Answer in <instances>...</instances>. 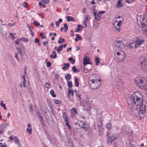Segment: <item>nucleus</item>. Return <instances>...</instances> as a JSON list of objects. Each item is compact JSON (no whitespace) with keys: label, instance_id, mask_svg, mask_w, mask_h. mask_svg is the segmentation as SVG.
Returning a JSON list of instances; mask_svg holds the SVG:
<instances>
[{"label":"nucleus","instance_id":"42","mask_svg":"<svg viewBox=\"0 0 147 147\" xmlns=\"http://www.w3.org/2000/svg\"><path fill=\"white\" fill-rule=\"evenodd\" d=\"M97 17H96V19L97 20H99L100 19V16H101V15L100 14H99V12L98 13H97Z\"/></svg>","mask_w":147,"mask_h":147},{"label":"nucleus","instance_id":"16","mask_svg":"<svg viewBox=\"0 0 147 147\" xmlns=\"http://www.w3.org/2000/svg\"><path fill=\"white\" fill-rule=\"evenodd\" d=\"M123 20V18L121 16H119L118 17L116 18L115 19V22L122 23Z\"/></svg>","mask_w":147,"mask_h":147},{"label":"nucleus","instance_id":"17","mask_svg":"<svg viewBox=\"0 0 147 147\" xmlns=\"http://www.w3.org/2000/svg\"><path fill=\"white\" fill-rule=\"evenodd\" d=\"M63 67L62 69L63 70H65L67 69L68 67H69L70 66L69 64L67 63L66 64L64 63L63 64Z\"/></svg>","mask_w":147,"mask_h":147},{"label":"nucleus","instance_id":"47","mask_svg":"<svg viewBox=\"0 0 147 147\" xmlns=\"http://www.w3.org/2000/svg\"><path fill=\"white\" fill-rule=\"evenodd\" d=\"M27 5H28V3L26 2H24L23 4V7L25 8H27V7H28Z\"/></svg>","mask_w":147,"mask_h":147},{"label":"nucleus","instance_id":"21","mask_svg":"<svg viewBox=\"0 0 147 147\" xmlns=\"http://www.w3.org/2000/svg\"><path fill=\"white\" fill-rule=\"evenodd\" d=\"M62 117L63 118L64 121L68 120V117L67 115L65 112L63 113Z\"/></svg>","mask_w":147,"mask_h":147},{"label":"nucleus","instance_id":"6","mask_svg":"<svg viewBox=\"0 0 147 147\" xmlns=\"http://www.w3.org/2000/svg\"><path fill=\"white\" fill-rule=\"evenodd\" d=\"M138 23L140 26V27L142 28V30L144 32L147 33V25H146L145 22L146 20L144 18H141L140 21L137 20Z\"/></svg>","mask_w":147,"mask_h":147},{"label":"nucleus","instance_id":"46","mask_svg":"<svg viewBox=\"0 0 147 147\" xmlns=\"http://www.w3.org/2000/svg\"><path fill=\"white\" fill-rule=\"evenodd\" d=\"M64 28H65L64 30V32H66L67 31V29H68V25L67 24H64Z\"/></svg>","mask_w":147,"mask_h":147},{"label":"nucleus","instance_id":"61","mask_svg":"<svg viewBox=\"0 0 147 147\" xmlns=\"http://www.w3.org/2000/svg\"><path fill=\"white\" fill-rule=\"evenodd\" d=\"M84 73H87L88 72H89L90 71V69H84Z\"/></svg>","mask_w":147,"mask_h":147},{"label":"nucleus","instance_id":"49","mask_svg":"<svg viewBox=\"0 0 147 147\" xmlns=\"http://www.w3.org/2000/svg\"><path fill=\"white\" fill-rule=\"evenodd\" d=\"M68 143L69 146H70V147H73V144L72 141L69 142Z\"/></svg>","mask_w":147,"mask_h":147},{"label":"nucleus","instance_id":"63","mask_svg":"<svg viewBox=\"0 0 147 147\" xmlns=\"http://www.w3.org/2000/svg\"><path fill=\"white\" fill-rule=\"evenodd\" d=\"M9 35L11 37H13L12 39H14L15 38V37L13 36V34L12 33H10L9 34Z\"/></svg>","mask_w":147,"mask_h":147},{"label":"nucleus","instance_id":"37","mask_svg":"<svg viewBox=\"0 0 147 147\" xmlns=\"http://www.w3.org/2000/svg\"><path fill=\"white\" fill-rule=\"evenodd\" d=\"M71 113L72 114H74L75 113L77 114L76 109L75 108H73L71 109Z\"/></svg>","mask_w":147,"mask_h":147},{"label":"nucleus","instance_id":"30","mask_svg":"<svg viewBox=\"0 0 147 147\" xmlns=\"http://www.w3.org/2000/svg\"><path fill=\"white\" fill-rule=\"evenodd\" d=\"M66 18L67 20V21H70L71 20L74 21V19L73 18H72L71 17L67 16L66 17Z\"/></svg>","mask_w":147,"mask_h":147},{"label":"nucleus","instance_id":"48","mask_svg":"<svg viewBox=\"0 0 147 147\" xmlns=\"http://www.w3.org/2000/svg\"><path fill=\"white\" fill-rule=\"evenodd\" d=\"M1 105L2 107H3L4 110L7 109V107L5 104H1Z\"/></svg>","mask_w":147,"mask_h":147},{"label":"nucleus","instance_id":"14","mask_svg":"<svg viewBox=\"0 0 147 147\" xmlns=\"http://www.w3.org/2000/svg\"><path fill=\"white\" fill-rule=\"evenodd\" d=\"M113 84L115 88H117L118 87L120 86L121 87L123 86V83L121 80H119L117 82H115V83H113Z\"/></svg>","mask_w":147,"mask_h":147},{"label":"nucleus","instance_id":"35","mask_svg":"<svg viewBox=\"0 0 147 147\" xmlns=\"http://www.w3.org/2000/svg\"><path fill=\"white\" fill-rule=\"evenodd\" d=\"M72 69L73 70V71L74 72H76L77 71L79 72L80 71V70H78V69H76V67L75 66H74L73 67H72Z\"/></svg>","mask_w":147,"mask_h":147},{"label":"nucleus","instance_id":"2","mask_svg":"<svg viewBox=\"0 0 147 147\" xmlns=\"http://www.w3.org/2000/svg\"><path fill=\"white\" fill-rule=\"evenodd\" d=\"M78 125L85 131L86 134L88 136L91 135L92 131L87 123L80 120H78Z\"/></svg>","mask_w":147,"mask_h":147},{"label":"nucleus","instance_id":"45","mask_svg":"<svg viewBox=\"0 0 147 147\" xmlns=\"http://www.w3.org/2000/svg\"><path fill=\"white\" fill-rule=\"evenodd\" d=\"M63 48L61 46H59L58 47L57 53H59L61 51H62Z\"/></svg>","mask_w":147,"mask_h":147},{"label":"nucleus","instance_id":"54","mask_svg":"<svg viewBox=\"0 0 147 147\" xmlns=\"http://www.w3.org/2000/svg\"><path fill=\"white\" fill-rule=\"evenodd\" d=\"M26 81L25 79L23 80V85L24 87H26Z\"/></svg>","mask_w":147,"mask_h":147},{"label":"nucleus","instance_id":"5","mask_svg":"<svg viewBox=\"0 0 147 147\" xmlns=\"http://www.w3.org/2000/svg\"><path fill=\"white\" fill-rule=\"evenodd\" d=\"M91 83L90 84V87L91 89H96L100 87L101 81L99 80L93 79L91 80Z\"/></svg>","mask_w":147,"mask_h":147},{"label":"nucleus","instance_id":"3","mask_svg":"<svg viewBox=\"0 0 147 147\" xmlns=\"http://www.w3.org/2000/svg\"><path fill=\"white\" fill-rule=\"evenodd\" d=\"M115 59L117 62H123L125 59L126 55L125 53L122 51L115 52Z\"/></svg>","mask_w":147,"mask_h":147},{"label":"nucleus","instance_id":"56","mask_svg":"<svg viewBox=\"0 0 147 147\" xmlns=\"http://www.w3.org/2000/svg\"><path fill=\"white\" fill-rule=\"evenodd\" d=\"M38 119L40 120V121L43 119L41 115H40V116L38 117Z\"/></svg>","mask_w":147,"mask_h":147},{"label":"nucleus","instance_id":"8","mask_svg":"<svg viewBox=\"0 0 147 147\" xmlns=\"http://www.w3.org/2000/svg\"><path fill=\"white\" fill-rule=\"evenodd\" d=\"M143 70L145 72H147V58L144 57L143 60L141 62Z\"/></svg>","mask_w":147,"mask_h":147},{"label":"nucleus","instance_id":"13","mask_svg":"<svg viewBox=\"0 0 147 147\" xmlns=\"http://www.w3.org/2000/svg\"><path fill=\"white\" fill-rule=\"evenodd\" d=\"M8 125V123H3L0 125V134L2 135L3 131L6 128V126Z\"/></svg>","mask_w":147,"mask_h":147},{"label":"nucleus","instance_id":"9","mask_svg":"<svg viewBox=\"0 0 147 147\" xmlns=\"http://www.w3.org/2000/svg\"><path fill=\"white\" fill-rule=\"evenodd\" d=\"M117 137L116 134H113L111 136H109L107 139L108 144L110 145L112 142L115 140L117 139Z\"/></svg>","mask_w":147,"mask_h":147},{"label":"nucleus","instance_id":"52","mask_svg":"<svg viewBox=\"0 0 147 147\" xmlns=\"http://www.w3.org/2000/svg\"><path fill=\"white\" fill-rule=\"evenodd\" d=\"M16 24L15 22L13 23L12 24H11L10 23H9L8 24V25H9L11 27H12L14 26H15Z\"/></svg>","mask_w":147,"mask_h":147},{"label":"nucleus","instance_id":"10","mask_svg":"<svg viewBox=\"0 0 147 147\" xmlns=\"http://www.w3.org/2000/svg\"><path fill=\"white\" fill-rule=\"evenodd\" d=\"M129 45L131 49H136L139 47V45H137L135 40H130L129 42Z\"/></svg>","mask_w":147,"mask_h":147},{"label":"nucleus","instance_id":"4","mask_svg":"<svg viewBox=\"0 0 147 147\" xmlns=\"http://www.w3.org/2000/svg\"><path fill=\"white\" fill-rule=\"evenodd\" d=\"M143 78L137 77L136 78L135 81L136 85L141 89L145 90L147 89V86L144 81Z\"/></svg>","mask_w":147,"mask_h":147},{"label":"nucleus","instance_id":"12","mask_svg":"<svg viewBox=\"0 0 147 147\" xmlns=\"http://www.w3.org/2000/svg\"><path fill=\"white\" fill-rule=\"evenodd\" d=\"M115 44L117 47L121 49H123L124 48V44L121 41L116 40L115 42Z\"/></svg>","mask_w":147,"mask_h":147},{"label":"nucleus","instance_id":"20","mask_svg":"<svg viewBox=\"0 0 147 147\" xmlns=\"http://www.w3.org/2000/svg\"><path fill=\"white\" fill-rule=\"evenodd\" d=\"M65 78L67 81L69 80L71 78V76L69 74H66L65 75Z\"/></svg>","mask_w":147,"mask_h":147},{"label":"nucleus","instance_id":"43","mask_svg":"<svg viewBox=\"0 0 147 147\" xmlns=\"http://www.w3.org/2000/svg\"><path fill=\"white\" fill-rule=\"evenodd\" d=\"M33 105H29V110L30 112L33 113V111H34L33 108Z\"/></svg>","mask_w":147,"mask_h":147},{"label":"nucleus","instance_id":"41","mask_svg":"<svg viewBox=\"0 0 147 147\" xmlns=\"http://www.w3.org/2000/svg\"><path fill=\"white\" fill-rule=\"evenodd\" d=\"M50 93L53 97H55L56 96V95L54 91L52 90H51Z\"/></svg>","mask_w":147,"mask_h":147},{"label":"nucleus","instance_id":"31","mask_svg":"<svg viewBox=\"0 0 147 147\" xmlns=\"http://www.w3.org/2000/svg\"><path fill=\"white\" fill-rule=\"evenodd\" d=\"M75 86H78L79 85V83L78 82L79 80L78 78H76L75 79Z\"/></svg>","mask_w":147,"mask_h":147},{"label":"nucleus","instance_id":"55","mask_svg":"<svg viewBox=\"0 0 147 147\" xmlns=\"http://www.w3.org/2000/svg\"><path fill=\"white\" fill-rule=\"evenodd\" d=\"M76 37L77 38H78V39L79 40H81L82 39V37L81 36H80L78 34H77L76 35Z\"/></svg>","mask_w":147,"mask_h":147},{"label":"nucleus","instance_id":"1","mask_svg":"<svg viewBox=\"0 0 147 147\" xmlns=\"http://www.w3.org/2000/svg\"><path fill=\"white\" fill-rule=\"evenodd\" d=\"M144 96L141 93L139 92H136L131 96L127 98V102L129 107L133 109L136 106V110L137 112L140 117H143L146 113V108L147 103L146 101L144 100Z\"/></svg>","mask_w":147,"mask_h":147},{"label":"nucleus","instance_id":"22","mask_svg":"<svg viewBox=\"0 0 147 147\" xmlns=\"http://www.w3.org/2000/svg\"><path fill=\"white\" fill-rule=\"evenodd\" d=\"M111 123H109L106 124V127L108 130L111 129Z\"/></svg>","mask_w":147,"mask_h":147},{"label":"nucleus","instance_id":"24","mask_svg":"<svg viewBox=\"0 0 147 147\" xmlns=\"http://www.w3.org/2000/svg\"><path fill=\"white\" fill-rule=\"evenodd\" d=\"M22 46V45L21 46ZM15 47L17 48V51H18L19 53L20 54V55L22 54V52L21 51H22V49L21 47V46H20V47H18L17 46H16Z\"/></svg>","mask_w":147,"mask_h":147},{"label":"nucleus","instance_id":"23","mask_svg":"<svg viewBox=\"0 0 147 147\" xmlns=\"http://www.w3.org/2000/svg\"><path fill=\"white\" fill-rule=\"evenodd\" d=\"M35 111L36 115L38 117L39 116H40V115H41L40 111L38 109H37V107L36 108V107H35Z\"/></svg>","mask_w":147,"mask_h":147},{"label":"nucleus","instance_id":"11","mask_svg":"<svg viewBox=\"0 0 147 147\" xmlns=\"http://www.w3.org/2000/svg\"><path fill=\"white\" fill-rule=\"evenodd\" d=\"M136 40L137 44V45H139V47L140 45L144 43L145 40L144 38L140 36L137 37L136 39Z\"/></svg>","mask_w":147,"mask_h":147},{"label":"nucleus","instance_id":"19","mask_svg":"<svg viewBox=\"0 0 147 147\" xmlns=\"http://www.w3.org/2000/svg\"><path fill=\"white\" fill-rule=\"evenodd\" d=\"M15 143L17 144H18L19 145H20V142L18 138L16 136H14V138Z\"/></svg>","mask_w":147,"mask_h":147},{"label":"nucleus","instance_id":"53","mask_svg":"<svg viewBox=\"0 0 147 147\" xmlns=\"http://www.w3.org/2000/svg\"><path fill=\"white\" fill-rule=\"evenodd\" d=\"M27 27L28 28L29 30L30 31V32H31V31H32V26H30L29 24H27Z\"/></svg>","mask_w":147,"mask_h":147},{"label":"nucleus","instance_id":"32","mask_svg":"<svg viewBox=\"0 0 147 147\" xmlns=\"http://www.w3.org/2000/svg\"><path fill=\"white\" fill-rule=\"evenodd\" d=\"M65 122V125L68 127L69 129H70L71 128V126L70 125H69V121L68 120L64 121Z\"/></svg>","mask_w":147,"mask_h":147},{"label":"nucleus","instance_id":"33","mask_svg":"<svg viewBox=\"0 0 147 147\" xmlns=\"http://www.w3.org/2000/svg\"><path fill=\"white\" fill-rule=\"evenodd\" d=\"M122 23H120V22H115L114 25L115 26H119L120 27L121 26V24Z\"/></svg>","mask_w":147,"mask_h":147},{"label":"nucleus","instance_id":"64","mask_svg":"<svg viewBox=\"0 0 147 147\" xmlns=\"http://www.w3.org/2000/svg\"><path fill=\"white\" fill-rule=\"evenodd\" d=\"M18 53H16L15 54L14 57L16 59H18Z\"/></svg>","mask_w":147,"mask_h":147},{"label":"nucleus","instance_id":"59","mask_svg":"<svg viewBox=\"0 0 147 147\" xmlns=\"http://www.w3.org/2000/svg\"><path fill=\"white\" fill-rule=\"evenodd\" d=\"M90 107H87V108H84V109L85 110H85L86 111H89L90 110Z\"/></svg>","mask_w":147,"mask_h":147},{"label":"nucleus","instance_id":"28","mask_svg":"<svg viewBox=\"0 0 147 147\" xmlns=\"http://www.w3.org/2000/svg\"><path fill=\"white\" fill-rule=\"evenodd\" d=\"M95 61L96 63V65H98L99 63L100 62V59L99 58L97 57L95 59Z\"/></svg>","mask_w":147,"mask_h":147},{"label":"nucleus","instance_id":"57","mask_svg":"<svg viewBox=\"0 0 147 147\" xmlns=\"http://www.w3.org/2000/svg\"><path fill=\"white\" fill-rule=\"evenodd\" d=\"M51 65V63L49 62H48L47 63V66L48 67H50Z\"/></svg>","mask_w":147,"mask_h":147},{"label":"nucleus","instance_id":"34","mask_svg":"<svg viewBox=\"0 0 147 147\" xmlns=\"http://www.w3.org/2000/svg\"><path fill=\"white\" fill-rule=\"evenodd\" d=\"M88 19L87 18V17H85V20L84 21L83 23L84 24V27L85 28L87 27V25L86 24V21L88 20Z\"/></svg>","mask_w":147,"mask_h":147},{"label":"nucleus","instance_id":"58","mask_svg":"<svg viewBox=\"0 0 147 147\" xmlns=\"http://www.w3.org/2000/svg\"><path fill=\"white\" fill-rule=\"evenodd\" d=\"M39 40L38 39V38H36L34 41V42H38Z\"/></svg>","mask_w":147,"mask_h":147},{"label":"nucleus","instance_id":"39","mask_svg":"<svg viewBox=\"0 0 147 147\" xmlns=\"http://www.w3.org/2000/svg\"><path fill=\"white\" fill-rule=\"evenodd\" d=\"M32 129L31 127L30 128H27L26 129V131L29 132L30 134H32Z\"/></svg>","mask_w":147,"mask_h":147},{"label":"nucleus","instance_id":"40","mask_svg":"<svg viewBox=\"0 0 147 147\" xmlns=\"http://www.w3.org/2000/svg\"><path fill=\"white\" fill-rule=\"evenodd\" d=\"M41 1L44 4H47L49 3L50 0H41Z\"/></svg>","mask_w":147,"mask_h":147},{"label":"nucleus","instance_id":"29","mask_svg":"<svg viewBox=\"0 0 147 147\" xmlns=\"http://www.w3.org/2000/svg\"><path fill=\"white\" fill-rule=\"evenodd\" d=\"M3 27L2 26V25L0 24V31L3 35H4V34H5V35H7V34L6 32H3Z\"/></svg>","mask_w":147,"mask_h":147},{"label":"nucleus","instance_id":"44","mask_svg":"<svg viewBox=\"0 0 147 147\" xmlns=\"http://www.w3.org/2000/svg\"><path fill=\"white\" fill-rule=\"evenodd\" d=\"M33 24L35 26L38 27L40 25V24L37 22V21H34L33 22Z\"/></svg>","mask_w":147,"mask_h":147},{"label":"nucleus","instance_id":"51","mask_svg":"<svg viewBox=\"0 0 147 147\" xmlns=\"http://www.w3.org/2000/svg\"><path fill=\"white\" fill-rule=\"evenodd\" d=\"M61 102V101L60 100H55V104H60Z\"/></svg>","mask_w":147,"mask_h":147},{"label":"nucleus","instance_id":"62","mask_svg":"<svg viewBox=\"0 0 147 147\" xmlns=\"http://www.w3.org/2000/svg\"><path fill=\"white\" fill-rule=\"evenodd\" d=\"M40 122L41 124H42V125H43V126H44L45 125V123L43 119V120H42L40 121Z\"/></svg>","mask_w":147,"mask_h":147},{"label":"nucleus","instance_id":"50","mask_svg":"<svg viewBox=\"0 0 147 147\" xmlns=\"http://www.w3.org/2000/svg\"><path fill=\"white\" fill-rule=\"evenodd\" d=\"M40 35L42 37V39H43L44 38H46V36H43L44 35V33L43 32L42 33H40Z\"/></svg>","mask_w":147,"mask_h":147},{"label":"nucleus","instance_id":"26","mask_svg":"<svg viewBox=\"0 0 147 147\" xmlns=\"http://www.w3.org/2000/svg\"><path fill=\"white\" fill-rule=\"evenodd\" d=\"M122 0H119L117 3V5H116L117 7V6H119V7H123V4L121 3Z\"/></svg>","mask_w":147,"mask_h":147},{"label":"nucleus","instance_id":"18","mask_svg":"<svg viewBox=\"0 0 147 147\" xmlns=\"http://www.w3.org/2000/svg\"><path fill=\"white\" fill-rule=\"evenodd\" d=\"M83 29V27L80 25L78 24L77 26V28H76L75 30V31L77 32L78 31H80Z\"/></svg>","mask_w":147,"mask_h":147},{"label":"nucleus","instance_id":"7","mask_svg":"<svg viewBox=\"0 0 147 147\" xmlns=\"http://www.w3.org/2000/svg\"><path fill=\"white\" fill-rule=\"evenodd\" d=\"M102 122L99 121H98L96 124H95V129L99 131V134L100 135H102L103 134V131L101 130L102 129Z\"/></svg>","mask_w":147,"mask_h":147},{"label":"nucleus","instance_id":"60","mask_svg":"<svg viewBox=\"0 0 147 147\" xmlns=\"http://www.w3.org/2000/svg\"><path fill=\"white\" fill-rule=\"evenodd\" d=\"M20 41V40L18 39L16 40L15 43L16 45H19V43Z\"/></svg>","mask_w":147,"mask_h":147},{"label":"nucleus","instance_id":"25","mask_svg":"<svg viewBox=\"0 0 147 147\" xmlns=\"http://www.w3.org/2000/svg\"><path fill=\"white\" fill-rule=\"evenodd\" d=\"M68 96L69 97L70 95H71L72 96H73L74 94V91L73 90H68Z\"/></svg>","mask_w":147,"mask_h":147},{"label":"nucleus","instance_id":"15","mask_svg":"<svg viewBox=\"0 0 147 147\" xmlns=\"http://www.w3.org/2000/svg\"><path fill=\"white\" fill-rule=\"evenodd\" d=\"M90 59L88 57H84V58L83 60V64L84 66H85L86 64H91V63L89 62Z\"/></svg>","mask_w":147,"mask_h":147},{"label":"nucleus","instance_id":"36","mask_svg":"<svg viewBox=\"0 0 147 147\" xmlns=\"http://www.w3.org/2000/svg\"><path fill=\"white\" fill-rule=\"evenodd\" d=\"M45 87L46 88H49L51 87L50 84L49 82L46 83L45 85Z\"/></svg>","mask_w":147,"mask_h":147},{"label":"nucleus","instance_id":"27","mask_svg":"<svg viewBox=\"0 0 147 147\" xmlns=\"http://www.w3.org/2000/svg\"><path fill=\"white\" fill-rule=\"evenodd\" d=\"M113 29L114 31L116 32H119L120 30V27L115 26Z\"/></svg>","mask_w":147,"mask_h":147},{"label":"nucleus","instance_id":"38","mask_svg":"<svg viewBox=\"0 0 147 147\" xmlns=\"http://www.w3.org/2000/svg\"><path fill=\"white\" fill-rule=\"evenodd\" d=\"M67 85L69 88H71V87H72V83L71 81H69V80L67 81Z\"/></svg>","mask_w":147,"mask_h":147}]
</instances>
